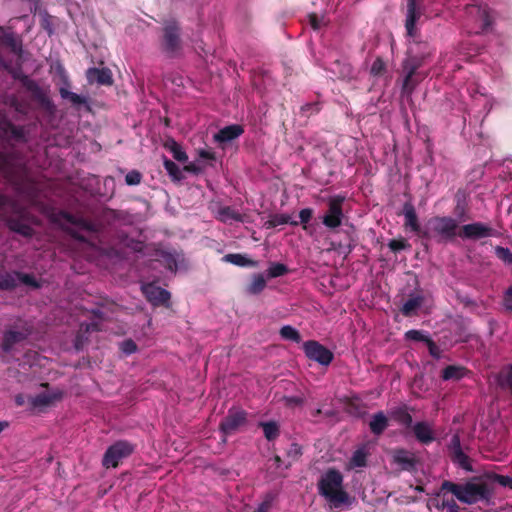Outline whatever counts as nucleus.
Wrapping results in <instances>:
<instances>
[{
  "label": "nucleus",
  "mask_w": 512,
  "mask_h": 512,
  "mask_svg": "<svg viewBox=\"0 0 512 512\" xmlns=\"http://www.w3.org/2000/svg\"><path fill=\"white\" fill-rule=\"evenodd\" d=\"M452 490L453 494L458 500L473 504L480 500H488L490 491L487 488L486 482H466L465 486L456 485L453 482H443V488L448 487Z\"/></svg>",
  "instance_id": "1"
},
{
  "label": "nucleus",
  "mask_w": 512,
  "mask_h": 512,
  "mask_svg": "<svg viewBox=\"0 0 512 512\" xmlns=\"http://www.w3.org/2000/svg\"><path fill=\"white\" fill-rule=\"evenodd\" d=\"M343 482H318V491L330 508L344 509L354 500L342 486Z\"/></svg>",
  "instance_id": "2"
},
{
  "label": "nucleus",
  "mask_w": 512,
  "mask_h": 512,
  "mask_svg": "<svg viewBox=\"0 0 512 512\" xmlns=\"http://www.w3.org/2000/svg\"><path fill=\"white\" fill-rule=\"evenodd\" d=\"M134 447L127 441H118L111 445L103 457V465L106 468H115L119 461L132 454Z\"/></svg>",
  "instance_id": "3"
},
{
  "label": "nucleus",
  "mask_w": 512,
  "mask_h": 512,
  "mask_svg": "<svg viewBox=\"0 0 512 512\" xmlns=\"http://www.w3.org/2000/svg\"><path fill=\"white\" fill-rule=\"evenodd\" d=\"M432 231L442 240H451L457 235V222L448 217H435L430 221Z\"/></svg>",
  "instance_id": "4"
},
{
  "label": "nucleus",
  "mask_w": 512,
  "mask_h": 512,
  "mask_svg": "<svg viewBox=\"0 0 512 512\" xmlns=\"http://www.w3.org/2000/svg\"><path fill=\"white\" fill-rule=\"evenodd\" d=\"M306 356L321 365H329L333 359L330 350L316 341H307L303 345Z\"/></svg>",
  "instance_id": "5"
},
{
  "label": "nucleus",
  "mask_w": 512,
  "mask_h": 512,
  "mask_svg": "<svg viewBox=\"0 0 512 512\" xmlns=\"http://www.w3.org/2000/svg\"><path fill=\"white\" fill-rule=\"evenodd\" d=\"M343 198L333 197L329 199V209L326 215L323 217V223L329 228H336L341 225L342 222V203Z\"/></svg>",
  "instance_id": "6"
},
{
  "label": "nucleus",
  "mask_w": 512,
  "mask_h": 512,
  "mask_svg": "<svg viewBox=\"0 0 512 512\" xmlns=\"http://www.w3.org/2000/svg\"><path fill=\"white\" fill-rule=\"evenodd\" d=\"M246 423V412L232 408L220 424V429L226 433H232Z\"/></svg>",
  "instance_id": "7"
},
{
  "label": "nucleus",
  "mask_w": 512,
  "mask_h": 512,
  "mask_svg": "<svg viewBox=\"0 0 512 512\" xmlns=\"http://www.w3.org/2000/svg\"><path fill=\"white\" fill-rule=\"evenodd\" d=\"M449 455L452 461L458 464L464 470H472L471 461L468 458V456L462 451L460 439L457 435H454L450 440Z\"/></svg>",
  "instance_id": "8"
},
{
  "label": "nucleus",
  "mask_w": 512,
  "mask_h": 512,
  "mask_svg": "<svg viewBox=\"0 0 512 512\" xmlns=\"http://www.w3.org/2000/svg\"><path fill=\"white\" fill-rule=\"evenodd\" d=\"M147 299L154 305L165 304L170 299V293L158 286L148 284L143 287Z\"/></svg>",
  "instance_id": "9"
},
{
  "label": "nucleus",
  "mask_w": 512,
  "mask_h": 512,
  "mask_svg": "<svg viewBox=\"0 0 512 512\" xmlns=\"http://www.w3.org/2000/svg\"><path fill=\"white\" fill-rule=\"evenodd\" d=\"M87 78L90 83H98L101 85H111L112 75L109 69L91 68L87 71Z\"/></svg>",
  "instance_id": "10"
},
{
  "label": "nucleus",
  "mask_w": 512,
  "mask_h": 512,
  "mask_svg": "<svg viewBox=\"0 0 512 512\" xmlns=\"http://www.w3.org/2000/svg\"><path fill=\"white\" fill-rule=\"evenodd\" d=\"M420 14L417 8V0H408L407 4V19H406V29L409 36H414L415 34V24Z\"/></svg>",
  "instance_id": "11"
},
{
  "label": "nucleus",
  "mask_w": 512,
  "mask_h": 512,
  "mask_svg": "<svg viewBox=\"0 0 512 512\" xmlns=\"http://www.w3.org/2000/svg\"><path fill=\"white\" fill-rule=\"evenodd\" d=\"M491 229L480 223H473L463 226V236L466 238H482L490 234Z\"/></svg>",
  "instance_id": "12"
},
{
  "label": "nucleus",
  "mask_w": 512,
  "mask_h": 512,
  "mask_svg": "<svg viewBox=\"0 0 512 512\" xmlns=\"http://www.w3.org/2000/svg\"><path fill=\"white\" fill-rule=\"evenodd\" d=\"M243 133V128L240 125H230L221 129L214 139L218 142L231 141Z\"/></svg>",
  "instance_id": "13"
},
{
  "label": "nucleus",
  "mask_w": 512,
  "mask_h": 512,
  "mask_svg": "<svg viewBox=\"0 0 512 512\" xmlns=\"http://www.w3.org/2000/svg\"><path fill=\"white\" fill-rule=\"evenodd\" d=\"M404 216H405L406 227H409L412 231H414L416 233L420 232V225L418 223V217H417L416 211L412 204L405 203Z\"/></svg>",
  "instance_id": "14"
},
{
  "label": "nucleus",
  "mask_w": 512,
  "mask_h": 512,
  "mask_svg": "<svg viewBox=\"0 0 512 512\" xmlns=\"http://www.w3.org/2000/svg\"><path fill=\"white\" fill-rule=\"evenodd\" d=\"M413 431L416 438L423 443L431 442L434 439L432 428L426 422L417 423L414 426Z\"/></svg>",
  "instance_id": "15"
},
{
  "label": "nucleus",
  "mask_w": 512,
  "mask_h": 512,
  "mask_svg": "<svg viewBox=\"0 0 512 512\" xmlns=\"http://www.w3.org/2000/svg\"><path fill=\"white\" fill-rule=\"evenodd\" d=\"M165 44L170 51L179 47L178 29L175 25H169L165 28Z\"/></svg>",
  "instance_id": "16"
},
{
  "label": "nucleus",
  "mask_w": 512,
  "mask_h": 512,
  "mask_svg": "<svg viewBox=\"0 0 512 512\" xmlns=\"http://www.w3.org/2000/svg\"><path fill=\"white\" fill-rule=\"evenodd\" d=\"M25 339V335L18 331H7L3 337L2 347L5 351H9L14 344Z\"/></svg>",
  "instance_id": "17"
},
{
  "label": "nucleus",
  "mask_w": 512,
  "mask_h": 512,
  "mask_svg": "<svg viewBox=\"0 0 512 512\" xmlns=\"http://www.w3.org/2000/svg\"><path fill=\"white\" fill-rule=\"evenodd\" d=\"M466 374V369L461 366H447L442 372L443 380H460Z\"/></svg>",
  "instance_id": "18"
},
{
  "label": "nucleus",
  "mask_w": 512,
  "mask_h": 512,
  "mask_svg": "<svg viewBox=\"0 0 512 512\" xmlns=\"http://www.w3.org/2000/svg\"><path fill=\"white\" fill-rule=\"evenodd\" d=\"M62 398V393H55L52 395L41 394L32 399V404L34 407H44L53 404L54 402L60 400Z\"/></svg>",
  "instance_id": "19"
},
{
  "label": "nucleus",
  "mask_w": 512,
  "mask_h": 512,
  "mask_svg": "<svg viewBox=\"0 0 512 512\" xmlns=\"http://www.w3.org/2000/svg\"><path fill=\"white\" fill-rule=\"evenodd\" d=\"M387 423L388 420L386 416L382 412H379L373 416L369 426L374 434H381L387 427Z\"/></svg>",
  "instance_id": "20"
},
{
  "label": "nucleus",
  "mask_w": 512,
  "mask_h": 512,
  "mask_svg": "<svg viewBox=\"0 0 512 512\" xmlns=\"http://www.w3.org/2000/svg\"><path fill=\"white\" fill-rule=\"evenodd\" d=\"M19 273L0 272V289H12L18 283Z\"/></svg>",
  "instance_id": "21"
},
{
  "label": "nucleus",
  "mask_w": 512,
  "mask_h": 512,
  "mask_svg": "<svg viewBox=\"0 0 512 512\" xmlns=\"http://www.w3.org/2000/svg\"><path fill=\"white\" fill-rule=\"evenodd\" d=\"M367 453L364 449L356 450L347 464V469H355L365 466Z\"/></svg>",
  "instance_id": "22"
},
{
  "label": "nucleus",
  "mask_w": 512,
  "mask_h": 512,
  "mask_svg": "<svg viewBox=\"0 0 512 512\" xmlns=\"http://www.w3.org/2000/svg\"><path fill=\"white\" fill-rule=\"evenodd\" d=\"M217 218L224 223H227L231 220L235 221H243V217L232 210L230 207H223L218 210Z\"/></svg>",
  "instance_id": "23"
},
{
  "label": "nucleus",
  "mask_w": 512,
  "mask_h": 512,
  "mask_svg": "<svg viewBox=\"0 0 512 512\" xmlns=\"http://www.w3.org/2000/svg\"><path fill=\"white\" fill-rule=\"evenodd\" d=\"M259 425L263 428L267 440L271 441L279 436V425L275 421L261 422Z\"/></svg>",
  "instance_id": "24"
},
{
  "label": "nucleus",
  "mask_w": 512,
  "mask_h": 512,
  "mask_svg": "<svg viewBox=\"0 0 512 512\" xmlns=\"http://www.w3.org/2000/svg\"><path fill=\"white\" fill-rule=\"evenodd\" d=\"M498 383L501 387L512 392V365L503 368L498 375Z\"/></svg>",
  "instance_id": "25"
},
{
  "label": "nucleus",
  "mask_w": 512,
  "mask_h": 512,
  "mask_svg": "<svg viewBox=\"0 0 512 512\" xmlns=\"http://www.w3.org/2000/svg\"><path fill=\"white\" fill-rule=\"evenodd\" d=\"M225 260L237 266H256V262L241 254H228Z\"/></svg>",
  "instance_id": "26"
},
{
  "label": "nucleus",
  "mask_w": 512,
  "mask_h": 512,
  "mask_svg": "<svg viewBox=\"0 0 512 512\" xmlns=\"http://www.w3.org/2000/svg\"><path fill=\"white\" fill-rule=\"evenodd\" d=\"M474 12L479 16V18L482 22L483 28H488L491 24L490 15H489L488 10L485 8L472 6L470 8V14H473Z\"/></svg>",
  "instance_id": "27"
},
{
  "label": "nucleus",
  "mask_w": 512,
  "mask_h": 512,
  "mask_svg": "<svg viewBox=\"0 0 512 512\" xmlns=\"http://www.w3.org/2000/svg\"><path fill=\"white\" fill-rule=\"evenodd\" d=\"M164 166L173 180L179 181L183 178L179 167L173 161L166 159L164 161Z\"/></svg>",
  "instance_id": "28"
},
{
  "label": "nucleus",
  "mask_w": 512,
  "mask_h": 512,
  "mask_svg": "<svg viewBox=\"0 0 512 512\" xmlns=\"http://www.w3.org/2000/svg\"><path fill=\"white\" fill-rule=\"evenodd\" d=\"M290 223L292 225H297V221H290L289 216L287 215H274L269 221L266 222L268 227H276L278 225H283Z\"/></svg>",
  "instance_id": "29"
},
{
  "label": "nucleus",
  "mask_w": 512,
  "mask_h": 512,
  "mask_svg": "<svg viewBox=\"0 0 512 512\" xmlns=\"http://www.w3.org/2000/svg\"><path fill=\"white\" fill-rule=\"evenodd\" d=\"M280 334L283 338L294 341V342H300L301 337L299 332L291 327V326H284L280 330Z\"/></svg>",
  "instance_id": "30"
},
{
  "label": "nucleus",
  "mask_w": 512,
  "mask_h": 512,
  "mask_svg": "<svg viewBox=\"0 0 512 512\" xmlns=\"http://www.w3.org/2000/svg\"><path fill=\"white\" fill-rule=\"evenodd\" d=\"M266 286V280L262 275H256L249 287V292L252 294L260 293Z\"/></svg>",
  "instance_id": "31"
},
{
  "label": "nucleus",
  "mask_w": 512,
  "mask_h": 512,
  "mask_svg": "<svg viewBox=\"0 0 512 512\" xmlns=\"http://www.w3.org/2000/svg\"><path fill=\"white\" fill-rule=\"evenodd\" d=\"M275 499V495L272 493H267L263 499V501L258 505L257 508L254 509L253 512H269L272 507L273 501Z\"/></svg>",
  "instance_id": "32"
},
{
  "label": "nucleus",
  "mask_w": 512,
  "mask_h": 512,
  "mask_svg": "<svg viewBox=\"0 0 512 512\" xmlns=\"http://www.w3.org/2000/svg\"><path fill=\"white\" fill-rule=\"evenodd\" d=\"M60 94L63 98L69 99L75 105H80L85 102V99L83 97H81L80 95L70 92L63 88L60 90Z\"/></svg>",
  "instance_id": "33"
},
{
  "label": "nucleus",
  "mask_w": 512,
  "mask_h": 512,
  "mask_svg": "<svg viewBox=\"0 0 512 512\" xmlns=\"http://www.w3.org/2000/svg\"><path fill=\"white\" fill-rule=\"evenodd\" d=\"M170 150L173 153L174 158L180 162H186L188 160L187 154L182 150L181 146L176 142H173L170 146Z\"/></svg>",
  "instance_id": "34"
},
{
  "label": "nucleus",
  "mask_w": 512,
  "mask_h": 512,
  "mask_svg": "<svg viewBox=\"0 0 512 512\" xmlns=\"http://www.w3.org/2000/svg\"><path fill=\"white\" fill-rule=\"evenodd\" d=\"M9 227L11 230L16 231L24 236H29L32 233V230L29 226L24 225V224H19L16 221H10Z\"/></svg>",
  "instance_id": "35"
},
{
  "label": "nucleus",
  "mask_w": 512,
  "mask_h": 512,
  "mask_svg": "<svg viewBox=\"0 0 512 512\" xmlns=\"http://www.w3.org/2000/svg\"><path fill=\"white\" fill-rule=\"evenodd\" d=\"M287 272V268L285 265L283 264H280V263H275V264H272L268 270V274L270 277L274 278V277H278V276H282L284 275L285 273Z\"/></svg>",
  "instance_id": "36"
},
{
  "label": "nucleus",
  "mask_w": 512,
  "mask_h": 512,
  "mask_svg": "<svg viewBox=\"0 0 512 512\" xmlns=\"http://www.w3.org/2000/svg\"><path fill=\"white\" fill-rule=\"evenodd\" d=\"M142 175L140 172L136 170H132L127 173L125 177V182L127 185H138L141 182Z\"/></svg>",
  "instance_id": "37"
},
{
  "label": "nucleus",
  "mask_w": 512,
  "mask_h": 512,
  "mask_svg": "<svg viewBox=\"0 0 512 512\" xmlns=\"http://www.w3.org/2000/svg\"><path fill=\"white\" fill-rule=\"evenodd\" d=\"M419 306V299H410L403 305L402 312L404 315L409 316Z\"/></svg>",
  "instance_id": "38"
},
{
  "label": "nucleus",
  "mask_w": 512,
  "mask_h": 512,
  "mask_svg": "<svg viewBox=\"0 0 512 512\" xmlns=\"http://www.w3.org/2000/svg\"><path fill=\"white\" fill-rule=\"evenodd\" d=\"M415 72V68L411 67L405 77L404 83H403V91L410 94L414 88V85L411 83L412 76Z\"/></svg>",
  "instance_id": "39"
},
{
  "label": "nucleus",
  "mask_w": 512,
  "mask_h": 512,
  "mask_svg": "<svg viewBox=\"0 0 512 512\" xmlns=\"http://www.w3.org/2000/svg\"><path fill=\"white\" fill-rule=\"evenodd\" d=\"M284 402L289 407L301 406L305 402V398L303 396L284 397Z\"/></svg>",
  "instance_id": "40"
},
{
  "label": "nucleus",
  "mask_w": 512,
  "mask_h": 512,
  "mask_svg": "<svg viewBox=\"0 0 512 512\" xmlns=\"http://www.w3.org/2000/svg\"><path fill=\"white\" fill-rule=\"evenodd\" d=\"M18 282H22L28 286L33 287V288L39 287V284L37 283V281L31 275H28V274H19Z\"/></svg>",
  "instance_id": "41"
},
{
  "label": "nucleus",
  "mask_w": 512,
  "mask_h": 512,
  "mask_svg": "<svg viewBox=\"0 0 512 512\" xmlns=\"http://www.w3.org/2000/svg\"><path fill=\"white\" fill-rule=\"evenodd\" d=\"M385 70V64L381 59H376L371 66V73L373 75H380Z\"/></svg>",
  "instance_id": "42"
},
{
  "label": "nucleus",
  "mask_w": 512,
  "mask_h": 512,
  "mask_svg": "<svg viewBox=\"0 0 512 512\" xmlns=\"http://www.w3.org/2000/svg\"><path fill=\"white\" fill-rule=\"evenodd\" d=\"M496 253L498 257L504 260L505 262L512 263V253L508 249L497 247Z\"/></svg>",
  "instance_id": "43"
},
{
  "label": "nucleus",
  "mask_w": 512,
  "mask_h": 512,
  "mask_svg": "<svg viewBox=\"0 0 512 512\" xmlns=\"http://www.w3.org/2000/svg\"><path fill=\"white\" fill-rule=\"evenodd\" d=\"M395 460L399 463L412 465V458L409 456L408 453L404 451L397 452V454L395 455Z\"/></svg>",
  "instance_id": "44"
},
{
  "label": "nucleus",
  "mask_w": 512,
  "mask_h": 512,
  "mask_svg": "<svg viewBox=\"0 0 512 512\" xmlns=\"http://www.w3.org/2000/svg\"><path fill=\"white\" fill-rule=\"evenodd\" d=\"M288 456L292 459H298L302 454V448L298 444H292L287 452Z\"/></svg>",
  "instance_id": "45"
},
{
  "label": "nucleus",
  "mask_w": 512,
  "mask_h": 512,
  "mask_svg": "<svg viewBox=\"0 0 512 512\" xmlns=\"http://www.w3.org/2000/svg\"><path fill=\"white\" fill-rule=\"evenodd\" d=\"M388 246L392 251H400L407 247V243L404 240H391Z\"/></svg>",
  "instance_id": "46"
},
{
  "label": "nucleus",
  "mask_w": 512,
  "mask_h": 512,
  "mask_svg": "<svg viewBox=\"0 0 512 512\" xmlns=\"http://www.w3.org/2000/svg\"><path fill=\"white\" fill-rule=\"evenodd\" d=\"M122 351L126 354L134 353L137 350L136 344L132 340H126L121 345Z\"/></svg>",
  "instance_id": "47"
},
{
  "label": "nucleus",
  "mask_w": 512,
  "mask_h": 512,
  "mask_svg": "<svg viewBox=\"0 0 512 512\" xmlns=\"http://www.w3.org/2000/svg\"><path fill=\"white\" fill-rule=\"evenodd\" d=\"M503 304L507 310L512 311V287L506 291Z\"/></svg>",
  "instance_id": "48"
},
{
  "label": "nucleus",
  "mask_w": 512,
  "mask_h": 512,
  "mask_svg": "<svg viewBox=\"0 0 512 512\" xmlns=\"http://www.w3.org/2000/svg\"><path fill=\"white\" fill-rule=\"evenodd\" d=\"M184 170L190 173L199 174L203 171V166L193 162L186 165Z\"/></svg>",
  "instance_id": "49"
},
{
  "label": "nucleus",
  "mask_w": 512,
  "mask_h": 512,
  "mask_svg": "<svg viewBox=\"0 0 512 512\" xmlns=\"http://www.w3.org/2000/svg\"><path fill=\"white\" fill-rule=\"evenodd\" d=\"M312 210L309 208L302 209L299 213V217L302 223L306 224L312 217Z\"/></svg>",
  "instance_id": "50"
},
{
  "label": "nucleus",
  "mask_w": 512,
  "mask_h": 512,
  "mask_svg": "<svg viewBox=\"0 0 512 512\" xmlns=\"http://www.w3.org/2000/svg\"><path fill=\"white\" fill-rule=\"evenodd\" d=\"M406 338L415 340V341H422L424 340V336L417 330H410L406 333Z\"/></svg>",
  "instance_id": "51"
},
{
  "label": "nucleus",
  "mask_w": 512,
  "mask_h": 512,
  "mask_svg": "<svg viewBox=\"0 0 512 512\" xmlns=\"http://www.w3.org/2000/svg\"><path fill=\"white\" fill-rule=\"evenodd\" d=\"M198 155L200 158H203V159H208V160H214L215 159V155L213 152L209 151V150H199L198 151Z\"/></svg>",
  "instance_id": "52"
},
{
  "label": "nucleus",
  "mask_w": 512,
  "mask_h": 512,
  "mask_svg": "<svg viewBox=\"0 0 512 512\" xmlns=\"http://www.w3.org/2000/svg\"><path fill=\"white\" fill-rule=\"evenodd\" d=\"M309 22L313 29H319L321 27V20H319L315 14L309 16Z\"/></svg>",
  "instance_id": "53"
},
{
  "label": "nucleus",
  "mask_w": 512,
  "mask_h": 512,
  "mask_svg": "<svg viewBox=\"0 0 512 512\" xmlns=\"http://www.w3.org/2000/svg\"><path fill=\"white\" fill-rule=\"evenodd\" d=\"M486 480H501V481H504V480H512V477L510 476H504V475H498V474H488L486 476Z\"/></svg>",
  "instance_id": "54"
},
{
  "label": "nucleus",
  "mask_w": 512,
  "mask_h": 512,
  "mask_svg": "<svg viewBox=\"0 0 512 512\" xmlns=\"http://www.w3.org/2000/svg\"><path fill=\"white\" fill-rule=\"evenodd\" d=\"M342 476L337 472V471H329L328 473V480H333V481H336V480H341Z\"/></svg>",
  "instance_id": "55"
},
{
  "label": "nucleus",
  "mask_w": 512,
  "mask_h": 512,
  "mask_svg": "<svg viewBox=\"0 0 512 512\" xmlns=\"http://www.w3.org/2000/svg\"><path fill=\"white\" fill-rule=\"evenodd\" d=\"M447 505L449 508V512H459L458 511L459 508L454 500H451V503L447 502Z\"/></svg>",
  "instance_id": "56"
},
{
  "label": "nucleus",
  "mask_w": 512,
  "mask_h": 512,
  "mask_svg": "<svg viewBox=\"0 0 512 512\" xmlns=\"http://www.w3.org/2000/svg\"><path fill=\"white\" fill-rule=\"evenodd\" d=\"M402 421L406 424H410L412 422V418L409 414L407 413H404L403 414V418H402Z\"/></svg>",
  "instance_id": "57"
},
{
  "label": "nucleus",
  "mask_w": 512,
  "mask_h": 512,
  "mask_svg": "<svg viewBox=\"0 0 512 512\" xmlns=\"http://www.w3.org/2000/svg\"><path fill=\"white\" fill-rule=\"evenodd\" d=\"M427 342L429 344L431 354L435 355V349H436L435 344L430 340H427Z\"/></svg>",
  "instance_id": "58"
},
{
  "label": "nucleus",
  "mask_w": 512,
  "mask_h": 512,
  "mask_svg": "<svg viewBox=\"0 0 512 512\" xmlns=\"http://www.w3.org/2000/svg\"><path fill=\"white\" fill-rule=\"evenodd\" d=\"M8 427V423L5 422V421H0V433L6 428Z\"/></svg>",
  "instance_id": "59"
},
{
  "label": "nucleus",
  "mask_w": 512,
  "mask_h": 512,
  "mask_svg": "<svg viewBox=\"0 0 512 512\" xmlns=\"http://www.w3.org/2000/svg\"><path fill=\"white\" fill-rule=\"evenodd\" d=\"M499 483L502 484L503 486L509 487L512 490V482H499Z\"/></svg>",
  "instance_id": "60"
},
{
  "label": "nucleus",
  "mask_w": 512,
  "mask_h": 512,
  "mask_svg": "<svg viewBox=\"0 0 512 512\" xmlns=\"http://www.w3.org/2000/svg\"><path fill=\"white\" fill-rule=\"evenodd\" d=\"M4 204V198L0 196V206Z\"/></svg>",
  "instance_id": "61"
},
{
  "label": "nucleus",
  "mask_w": 512,
  "mask_h": 512,
  "mask_svg": "<svg viewBox=\"0 0 512 512\" xmlns=\"http://www.w3.org/2000/svg\"><path fill=\"white\" fill-rule=\"evenodd\" d=\"M415 489H416V490H420V491H422V490H423V488H421V487H419V486H416V487H415Z\"/></svg>",
  "instance_id": "62"
},
{
  "label": "nucleus",
  "mask_w": 512,
  "mask_h": 512,
  "mask_svg": "<svg viewBox=\"0 0 512 512\" xmlns=\"http://www.w3.org/2000/svg\"><path fill=\"white\" fill-rule=\"evenodd\" d=\"M17 403H18V404H22L21 399L17 398Z\"/></svg>",
  "instance_id": "63"
},
{
  "label": "nucleus",
  "mask_w": 512,
  "mask_h": 512,
  "mask_svg": "<svg viewBox=\"0 0 512 512\" xmlns=\"http://www.w3.org/2000/svg\"><path fill=\"white\" fill-rule=\"evenodd\" d=\"M275 461H276V462H280V458H279L278 456H277V457H275Z\"/></svg>",
  "instance_id": "64"
}]
</instances>
